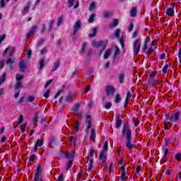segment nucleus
Masks as SVG:
<instances>
[{
    "label": "nucleus",
    "instance_id": "obj_1",
    "mask_svg": "<svg viewBox=\"0 0 181 181\" xmlns=\"http://www.w3.org/2000/svg\"><path fill=\"white\" fill-rule=\"evenodd\" d=\"M122 136H126V139H128L132 136V131L129 129V124H128V123H125L123 125L122 129Z\"/></svg>",
    "mask_w": 181,
    "mask_h": 181
},
{
    "label": "nucleus",
    "instance_id": "obj_2",
    "mask_svg": "<svg viewBox=\"0 0 181 181\" xmlns=\"http://www.w3.org/2000/svg\"><path fill=\"white\" fill-rule=\"evenodd\" d=\"M147 80L152 88H156L158 87V78L153 74H150L147 77Z\"/></svg>",
    "mask_w": 181,
    "mask_h": 181
},
{
    "label": "nucleus",
    "instance_id": "obj_3",
    "mask_svg": "<svg viewBox=\"0 0 181 181\" xmlns=\"http://www.w3.org/2000/svg\"><path fill=\"white\" fill-rule=\"evenodd\" d=\"M141 50V39L138 38L133 41L134 54H138Z\"/></svg>",
    "mask_w": 181,
    "mask_h": 181
},
{
    "label": "nucleus",
    "instance_id": "obj_4",
    "mask_svg": "<svg viewBox=\"0 0 181 181\" xmlns=\"http://www.w3.org/2000/svg\"><path fill=\"white\" fill-rule=\"evenodd\" d=\"M92 46H93V47H102V50L100 52V54H101V53H103V52L104 51V49H105V46H107V42H104V41L97 42L95 40H93L92 42Z\"/></svg>",
    "mask_w": 181,
    "mask_h": 181
},
{
    "label": "nucleus",
    "instance_id": "obj_5",
    "mask_svg": "<svg viewBox=\"0 0 181 181\" xmlns=\"http://www.w3.org/2000/svg\"><path fill=\"white\" fill-rule=\"evenodd\" d=\"M80 28H81V21L78 20L74 25V30L71 34L73 39H76V35H77V31L80 30Z\"/></svg>",
    "mask_w": 181,
    "mask_h": 181
},
{
    "label": "nucleus",
    "instance_id": "obj_6",
    "mask_svg": "<svg viewBox=\"0 0 181 181\" xmlns=\"http://www.w3.org/2000/svg\"><path fill=\"white\" fill-rule=\"evenodd\" d=\"M179 119H180V112H175L174 113L171 114L168 124H172V122H177Z\"/></svg>",
    "mask_w": 181,
    "mask_h": 181
},
{
    "label": "nucleus",
    "instance_id": "obj_7",
    "mask_svg": "<svg viewBox=\"0 0 181 181\" xmlns=\"http://www.w3.org/2000/svg\"><path fill=\"white\" fill-rule=\"evenodd\" d=\"M120 33H121V30L117 29L115 32V37H117V39H119V42L122 46V49H124V47H125V45L124 44L125 42V41L124 40V37H121L119 38Z\"/></svg>",
    "mask_w": 181,
    "mask_h": 181
},
{
    "label": "nucleus",
    "instance_id": "obj_8",
    "mask_svg": "<svg viewBox=\"0 0 181 181\" xmlns=\"http://www.w3.org/2000/svg\"><path fill=\"white\" fill-rule=\"evenodd\" d=\"M40 165H38L37 170L35 174V180L37 181L42 179V172H40Z\"/></svg>",
    "mask_w": 181,
    "mask_h": 181
},
{
    "label": "nucleus",
    "instance_id": "obj_9",
    "mask_svg": "<svg viewBox=\"0 0 181 181\" xmlns=\"http://www.w3.org/2000/svg\"><path fill=\"white\" fill-rule=\"evenodd\" d=\"M37 29V25H33L30 30L27 33V39H29V37H30V36H33V35H35L36 30Z\"/></svg>",
    "mask_w": 181,
    "mask_h": 181
},
{
    "label": "nucleus",
    "instance_id": "obj_10",
    "mask_svg": "<svg viewBox=\"0 0 181 181\" xmlns=\"http://www.w3.org/2000/svg\"><path fill=\"white\" fill-rule=\"evenodd\" d=\"M132 140L131 139V137L129 139H126V146L129 148V149H134L135 148V145L132 144Z\"/></svg>",
    "mask_w": 181,
    "mask_h": 181
},
{
    "label": "nucleus",
    "instance_id": "obj_11",
    "mask_svg": "<svg viewBox=\"0 0 181 181\" xmlns=\"http://www.w3.org/2000/svg\"><path fill=\"white\" fill-rule=\"evenodd\" d=\"M43 146V140L37 139L34 146V152H37V148Z\"/></svg>",
    "mask_w": 181,
    "mask_h": 181
},
{
    "label": "nucleus",
    "instance_id": "obj_12",
    "mask_svg": "<svg viewBox=\"0 0 181 181\" xmlns=\"http://www.w3.org/2000/svg\"><path fill=\"white\" fill-rule=\"evenodd\" d=\"M107 151H102L100 152V154L99 155V158L100 159H101L102 160H103V163H105L106 160H107Z\"/></svg>",
    "mask_w": 181,
    "mask_h": 181
},
{
    "label": "nucleus",
    "instance_id": "obj_13",
    "mask_svg": "<svg viewBox=\"0 0 181 181\" xmlns=\"http://www.w3.org/2000/svg\"><path fill=\"white\" fill-rule=\"evenodd\" d=\"M132 91L127 92V97L125 99L124 107H127L128 103L129 102V99L132 98Z\"/></svg>",
    "mask_w": 181,
    "mask_h": 181
},
{
    "label": "nucleus",
    "instance_id": "obj_14",
    "mask_svg": "<svg viewBox=\"0 0 181 181\" xmlns=\"http://www.w3.org/2000/svg\"><path fill=\"white\" fill-rule=\"evenodd\" d=\"M121 124H122V120L119 117V115H117L116 117L115 128H119L121 127Z\"/></svg>",
    "mask_w": 181,
    "mask_h": 181
},
{
    "label": "nucleus",
    "instance_id": "obj_15",
    "mask_svg": "<svg viewBox=\"0 0 181 181\" xmlns=\"http://www.w3.org/2000/svg\"><path fill=\"white\" fill-rule=\"evenodd\" d=\"M115 93V88L114 86H107L106 88V94H114Z\"/></svg>",
    "mask_w": 181,
    "mask_h": 181
},
{
    "label": "nucleus",
    "instance_id": "obj_16",
    "mask_svg": "<svg viewBox=\"0 0 181 181\" xmlns=\"http://www.w3.org/2000/svg\"><path fill=\"white\" fill-rule=\"evenodd\" d=\"M86 122H87V132L90 128H91V119L89 115H86Z\"/></svg>",
    "mask_w": 181,
    "mask_h": 181
},
{
    "label": "nucleus",
    "instance_id": "obj_17",
    "mask_svg": "<svg viewBox=\"0 0 181 181\" xmlns=\"http://www.w3.org/2000/svg\"><path fill=\"white\" fill-rule=\"evenodd\" d=\"M81 104V103H77L76 104L74 107H73V112L74 114L78 115V109L80 108Z\"/></svg>",
    "mask_w": 181,
    "mask_h": 181
},
{
    "label": "nucleus",
    "instance_id": "obj_18",
    "mask_svg": "<svg viewBox=\"0 0 181 181\" xmlns=\"http://www.w3.org/2000/svg\"><path fill=\"white\" fill-rule=\"evenodd\" d=\"M19 67L21 71H25V69H26V64H25V61H21L20 62Z\"/></svg>",
    "mask_w": 181,
    "mask_h": 181
},
{
    "label": "nucleus",
    "instance_id": "obj_19",
    "mask_svg": "<svg viewBox=\"0 0 181 181\" xmlns=\"http://www.w3.org/2000/svg\"><path fill=\"white\" fill-rule=\"evenodd\" d=\"M166 15H168L169 16H173L175 15V10L173 8H167L165 11Z\"/></svg>",
    "mask_w": 181,
    "mask_h": 181
},
{
    "label": "nucleus",
    "instance_id": "obj_20",
    "mask_svg": "<svg viewBox=\"0 0 181 181\" xmlns=\"http://www.w3.org/2000/svg\"><path fill=\"white\" fill-rule=\"evenodd\" d=\"M59 66H60V62L59 61H56L54 63V66L51 70V71H56V70H57V69H59Z\"/></svg>",
    "mask_w": 181,
    "mask_h": 181
},
{
    "label": "nucleus",
    "instance_id": "obj_21",
    "mask_svg": "<svg viewBox=\"0 0 181 181\" xmlns=\"http://www.w3.org/2000/svg\"><path fill=\"white\" fill-rule=\"evenodd\" d=\"M97 9V3L95 1H92L89 6V11H94Z\"/></svg>",
    "mask_w": 181,
    "mask_h": 181
},
{
    "label": "nucleus",
    "instance_id": "obj_22",
    "mask_svg": "<svg viewBox=\"0 0 181 181\" xmlns=\"http://www.w3.org/2000/svg\"><path fill=\"white\" fill-rule=\"evenodd\" d=\"M114 57H117V56H119L120 52L119 48L117 46L114 47Z\"/></svg>",
    "mask_w": 181,
    "mask_h": 181
},
{
    "label": "nucleus",
    "instance_id": "obj_23",
    "mask_svg": "<svg viewBox=\"0 0 181 181\" xmlns=\"http://www.w3.org/2000/svg\"><path fill=\"white\" fill-rule=\"evenodd\" d=\"M118 19H115L110 24V28L112 29V28H117L118 26Z\"/></svg>",
    "mask_w": 181,
    "mask_h": 181
},
{
    "label": "nucleus",
    "instance_id": "obj_24",
    "mask_svg": "<svg viewBox=\"0 0 181 181\" xmlns=\"http://www.w3.org/2000/svg\"><path fill=\"white\" fill-rule=\"evenodd\" d=\"M69 138L71 144H74L77 141V136L74 134H71Z\"/></svg>",
    "mask_w": 181,
    "mask_h": 181
},
{
    "label": "nucleus",
    "instance_id": "obj_25",
    "mask_svg": "<svg viewBox=\"0 0 181 181\" xmlns=\"http://www.w3.org/2000/svg\"><path fill=\"white\" fill-rule=\"evenodd\" d=\"M90 139L92 141H94L95 140V130H94V129H93L91 131Z\"/></svg>",
    "mask_w": 181,
    "mask_h": 181
},
{
    "label": "nucleus",
    "instance_id": "obj_26",
    "mask_svg": "<svg viewBox=\"0 0 181 181\" xmlns=\"http://www.w3.org/2000/svg\"><path fill=\"white\" fill-rule=\"evenodd\" d=\"M15 62V59H12V58H9L8 59L6 60V64H10V69H13L12 67V64H13V62Z\"/></svg>",
    "mask_w": 181,
    "mask_h": 181
},
{
    "label": "nucleus",
    "instance_id": "obj_27",
    "mask_svg": "<svg viewBox=\"0 0 181 181\" xmlns=\"http://www.w3.org/2000/svg\"><path fill=\"white\" fill-rule=\"evenodd\" d=\"M64 18V16L62 14L57 19V26H60L62 25V22H63V19Z\"/></svg>",
    "mask_w": 181,
    "mask_h": 181
},
{
    "label": "nucleus",
    "instance_id": "obj_28",
    "mask_svg": "<svg viewBox=\"0 0 181 181\" xmlns=\"http://www.w3.org/2000/svg\"><path fill=\"white\" fill-rule=\"evenodd\" d=\"M86 49H87V44L86 42H83L80 50V53H86Z\"/></svg>",
    "mask_w": 181,
    "mask_h": 181
},
{
    "label": "nucleus",
    "instance_id": "obj_29",
    "mask_svg": "<svg viewBox=\"0 0 181 181\" xmlns=\"http://www.w3.org/2000/svg\"><path fill=\"white\" fill-rule=\"evenodd\" d=\"M39 119V112H37L35 114L34 118L33 119V124H36V122H37V120Z\"/></svg>",
    "mask_w": 181,
    "mask_h": 181
},
{
    "label": "nucleus",
    "instance_id": "obj_30",
    "mask_svg": "<svg viewBox=\"0 0 181 181\" xmlns=\"http://www.w3.org/2000/svg\"><path fill=\"white\" fill-rule=\"evenodd\" d=\"M170 69V64H166L163 68V73H168V70Z\"/></svg>",
    "mask_w": 181,
    "mask_h": 181
},
{
    "label": "nucleus",
    "instance_id": "obj_31",
    "mask_svg": "<svg viewBox=\"0 0 181 181\" xmlns=\"http://www.w3.org/2000/svg\"><path fill=\"white\" fill-rule=\"evenodd\" d=\"M6 77V73H4L0 77V86L5 82V78Z\"/></svg>",
    "mask_w": 181,
    "mask_h": 181
},
{
    "label": "nucleus",
    "instance_id": "obj_32",
    "mask_svg": "<svg viewBox=\"0 0 181 181\" xmlns=\"http://www.w3.org/2000/svg\"><path fill=\"white\" fill-rule=\"evenodd\" d=\"M111 56V49H107L105 52L104 59H108Z\"/></svg>",
    "mask_w": 181,
    "mask_h": 181
},
{
    "label": "nucleus",
    "instance_id": "obj_33",
    "mask_svg": "<svg viewBox=\"0 0 181 181\" xmlns=\"http://www.w3.org/2000/svg\"><path fill=\"white\" fill-rule=\"evenodd\" d=\"M45 59H40V70H43V67H45Z\"/></svg>",
    "mask_w": 181,
    "mask_h": 181
},
{
    "label": "nucleus",
    "instance_id": "obj_34",
    "mask_svg": "<svg viewBox=\"0 0 181 181\" xmlns=\"http://www.w3.org/2000/svg\"><path fill=\"white\" fill-rule=\"evenodd\" d=\"M124 77H125V75L124 74H120L119 75V81L121 84L124 83Z\"/></svg>",
    "mask_w": 181,
    "mask_h": 181
},
{
    "label": "nucleus",
    "instance_id": "obj_35",
    "mask_svg": "<svg viewBox=\"0 0 181 181\" xmlns=\"http://www.w3.org/2000/svg\"><path fill=\"white\" fill-rule=\"evenodd\" d=\"M74 157V153H73V152L68 153L66 155V159H73Z\"/></svg>",
    "mask_w": 181,
    "mask_h": 181
},
{
    "label": "nucleus",
    "instance_id": "obj_36",
    "mask_svg": "<svg viewBox=\"0 0 181 181\" xmlns=\"http://www.w3.org/2000/svg\"><path fill=\"white\" fill-rule=\"evenodd\" d=\"M94 153H95V149L92 147L89 151V158H93V156H94Z\"/></svg>",
    "mask_w": 181,
    "mask_h": 181
},
{
    "label": "nucleus",
    "instance_id": "obj_37",
    "mask_svg": "<svg viewBox=\"0 0 181 181\" xmlns=\"http://www.w3.org/2000/svg\"><path fill=\"white\" fill-rule=\"evenodd\" d=\"M29 8H30V4L28 3L24 7V9H23L24 13H26L27 12L29 11Z\"/></svg>",
    "mask_w": 181,
    "mask_h": 181
},
{
    "label": "nucleus",
    "instance_id": "obj_38",
    "mask_svg": "<svg viewBox=\"0 0 181 181\" xmlns=\"http://www.w3.org/2000/svg\"><path fill=\"white\" fill-rule=\"evenodd\" d=\"M130 13H131V16H132V18L135 17V16L136 15V8H132Z\"/></svg>",
    "mask_w": 181,
    "mask_h": 181
},
{
    "label": "nucleus",
    "instance_id": "obj_39",
    "mask_svg": "<svg viewBox=\"0 0 181 181\" xmlns=\"http://www.w3.org/2000/svg\"><path fill=\"white\" fill-rule=\"evenodd\" d=\"M111 107H112V104L111 103L105 102V108H106V110H110V108H111Z\"/></svg>",
    "mask_w": 181,
    "mask_h": 181
},
{
    "label": "nucleus",
    "instance_id": "obj_40",
    "mask_svg": "<svg viewBox=\"0 0 181 181\" xmlns=\"http://www.w3.org/2000/svg\"><path fill=\"white\" fill-rule=\"evenodd\" d=\"M96 34H97V28H93L92 33H90L89 34V36H90V37H93V36H95Z\"/></svg>",
    "mask_w": 181,
    "mask_h": 181
},
{
    "label": "nucleus",
    "instance_id": "obj_41",
    "mask_svg": "<svg viewBox=\"0 0 181 181\" xmlns=\"http://www.w3.org/2000/svg\"><path fill=\"white\" fill-rule=\"evenodd\" d=\"M102 151H104L105 152H107L108 151V141H105L103 144V149Z\"/></svg>",
    "mask_w": 181,
    "mask_h": 181
},
{
    "label": "nucleus",
    "instance_id": "obj_42",
    "mask_svg": "<svg viewBox=\"0 0 181 181\" xmlns=\"http://www.w3.org/2000/svg\"><path fill=\"white\" fill-rule=\"evenodd\" d=\"M49 51L47 47H45L44 48H42L40 51L41 54H46V53H47V52Z\"/></svg>",
    "mask_w": 181,
    "mask_h": 181
},
{
    "label": "nucleus",
    "instance_id": "obj_43",
    "mask_svg": "<svg viewBox=\"0 0 181 181\" xmlns=\"http://www.w3.org/2000/svg\"><path fill=\"white\" fill-rule=\"evenodd\" d=\"M169 125H172V124H169V122H164V129L165 131H168L169 130Z\"/></svg>",
    "mask_w": 181,
    "mask_h": 181
},
{
    "label": "nucleus",
    "instance_id": "obj_44",
    "mask_svg": "<svg viewBox=\"0 0 181 181\" xmlns=\"http://www.w3.org/2000/svg\"><path fill=\"white\" fill-rule=\"evenodd\" d=\"M5 6H6V4L5 3V0H1L0 1V8L1 9H4V8H5Z\"/></svg>",
    "mask_w": 181,
    "mask_h": 181
},
{
    "label": "nucleus",
    "instance_id": "obj_45",
    "mask_svg": "<svg viewBox=\"0 0 181 181\" xmlns=\"http://www.w3.org/2000/svg\"><path fill=\"white\" fill-rule=\"evenodd\" d=\"M74 1L76 0H68V8H72L73 5H74Z\"/></svg>",
    "mask_w": 181,
    "mask_h": 181
},
{
    "label": "nucleus",
    "instance_id": "obj_46",
    "mask_svg": "<svg viewBox=\"0 0 181 181\" xmlns=\"http://www.w3.org/2000/svg\"><path fill=\"white\" fill-rule=\"evenodd\" d=\"M94 18H95V14H91L88 19V22L93 23V22H94Z\"/></svg>",
    "mask_w": 181,
    "mask_h": 181
},
{
    "label": "nucleus",
    "instance_id": "obj_47",
    "mask_svg": "<svg viewBox=\"0 0 181 181\" xmlns=\"http://www.w3.org/2000/svg\"><path fill=\"white\" fill-rule=\"evenodd\" d=\"M44 97H45V98H49V97H50V89H47L46 90V92L44 93Z\"/></svg>",
    "mask_w": 181,
    "mask_h": 181
},
{
    "label": "nucleus",
    "instance_id": "obj_48",
    "mask_svg": "<svg viewBox=\"0 0 181 181\" xmlns=\"http://www.w3.org/2000/svg\"><path fill=\"white\" fill-rule=\"evenodd\" d=\"M43 43H45V38H41L37 44V47H39L40 46H42V45H43Z\"/></svg>",
    "mask_w": 181,
    "mask_h": 181
},
{
    "label": "nucleus",
    "instance_id": "obj_49",
    "mask_svg": "<svg viewBox=\"0 0 181 181\" xmlns=\"http://www.w3.org/2000/svg\"><path fill=\"white\" fill-rule=\"evenodd\" d=\"M8 50H10V56H13V53H15V50H16V49L14 47H10Z\"/></svg>",
    "mask_w": 181,
    "mask_h": 181
},
{
    "label": "nucleus",
    "instance_id": "obj_50",
    "mask_svg": "<svg viewBox=\"0 0 181 181\" xmlns=\"http://www.w3.org/2000/svg\"><path fill=\"white\" fill-rule=\"evenodd\" d=\"M23 78V76H21L19 74H17L16 76V80H17V81H21V80H22Z\"/></svg>",
    "mask_w": 181,
    "mask_h": 181
},
{
    "label": "nucleus",
    "instance_id": "obj_51",
    "mask_svg": "<svg viewBox=\"0 0 181 181\" xmlns=\"http://www.w3.org/2000/svg\"><path fill=\"white\" fill-rule=\"evenodd\" d=\"M21 87H22V81H17V83L16 84V88L17 90H19V88H21Z\"/></svg>",
    "mask_w": 181,
    "mask_h": 181
},
{
    "label": "nucleus",
    "instance_id": "obj_52",
    "mask_svg": "<svg viewBox=\"0 0 181 181\" xmlns=\"http://www.w3.org/2000/svg\"><path fill=\"white\" fill-rule=\"evenodd\" d=\"M74 128L76 129V131H78L80 129V122H77L75 123Z\"/></svg>",
    "mask_w": 181,
    "mask_h": 181
},
{
    "label": "nucleus",
    "instance_id": "obj_53",
    "mask_svg": "<svg viewBox=\"0 0 181 181\" xmlns=\"http://www.w3.org/2000/svg\"><path fill=\"white\" fill-rule=\"evenodd\" d=\"M22 122H23V115H20L18 117V123L20 124V125H21V124H22Z\"/></svg>",
    "mask_w": 181,
    "mask_h": 181
},
{
    "label": "nucleus",
    "instance_id": "obj_54",
    "mask_svg": "<svg viewBox=\"0 0 181 181\" xmlns=\"http://www.w3.org/2000/svg\"><path fill=\"white\" fill-rule=\"evenodd\" d=\"M88 170H91L93 169V160H89V163H88Z\"/></svg>",
    "mask_w": 181,
    "mask_h": 181
},
{
    "label": "nucleus",
    "instance_id": "obj_55",
    "mask_svg": "<svg viewBox=\"0 0 181 181\" xmlns=\"http://www.w3.org/2000/svg\"><path fill=\"white\" fill-rule=\"evenodd\" d=\"M127 179V173H123L120 176V180H125Z\"/></svg>",
    "mask_w": 181,
    "mask_h": 181
},
{
    "label": "nucleus",
    "instance_id": "obj_56",
    "mask_svg": "<svg viewBox=\"0 0 181 181\" xmlns=\"http://www.w3.org/2000/svg\"><path fill=\"white\" fill-rule=\"evenodd\" d=\"M119 101H121V96L119 94H117L115 97V103H118Z\"/></svg>",
    "mask_w": 181,
    "mask_h": 181
},
{
    "label": "nucleus",
    "instance_id": "obj_57",
    "mask_svg": "<svg viewBox=\"0 0 181 181\" xmlns=\"http://www.w3.org/2000/svg\"><path fill=\"white\" fill-rule=\"evenodd\" d=\"M71 165H73V161L69 160L67 163L66 170H69V169H70V168H71Z\"/></svg>",
    "mask_w": 181,
    "mask_h": 181
},
{
    "label": "nucleus",
    "instance_id": "obj_58",
    "mask_svg": "<svg viewBox=\"0 0 181 181\" xmlns=\"http://www.w3.org/2000/svg\"><path fill=\"white\" fill-rule=\"evenodd\" d=\"M168 153H169V150L168 148H166L165 150V153H164L165 159H168V158H169V156H168Z\"/></svg>",
    "mask_w": 181,
    "mask_h": 181
},
{
    "label": "nucleus",
    "instance_id": "obj_59",
    "mask_svg": "<svg viewBox=\"0 0 181 181\" xmlns=\"http://www.w3.org/2000/svg\"><path fill=\"white\" fill-rule=\"evenodd\" d=\"M110 15H111V13L110 11H106L103 14V18H110Z\"/></svg>",
    "mask_w": 181,
    "mask_h": 181
},
{
    "label": "nucleus",
    "instance_id": "obj_60",
    "mask_svg": "<svg viewBox=\"0 0 181 181\" xmlns=\"http://www.w3.org/2000/svg\"><path fill=\"white\" fill-rule=\"evenodd\" d=\"M25 127H26V123L21 124V132H25Z\"/></svg>",
    "mask_w": 181,
    "mask_h": 181
},
{
    "label": "nucleus",
    "instance_id": "obj_61",
    "mask_svg": "<svg viewBox=\"0 0 181 181\" xmlns=\"http://www.w3.org/2000/svg\"><path fill=\"white\" fill-rule=\"evenodd\" d=\"M35 158H36V155L33 154V155L30 157V158H29L30 162H33V161L35 160Z\"/></svg>",
    "mask_w": 181,
    "mask_h": 181
},
{
    "label": "nucleus",
    "instance_id": "obj_62",
    "mask_svg": "<svg viewBox=\"0 0 181 181\" xmlns=\"http://www.w3.org/2000/svg\"><path fill=\"white\" fill-rule=\"evenodd\" d=\"M175 159H176L177 160H180V159H181V153H177V154L175 155Z\"/></svg>",
    "mask_w": 181,
    "mask_h": 181
},
{
    "label": "nucleus",
    "instance_id": "obj_63",
    "mask_svg": "<svg viewBox=\"0 0 181 181\" xmlns=\"http://www.w3.org/2000/svg\"><path fill=\"white\" fill-rule=\"evenodd\" d=\"M178 59H180V63L181 64V47H180V49L178 51Z\"/></svg>",
    "mask_w": 181,
    "mask_h": 181
},
{
    "label": "nucleus",
    "instance_id": "obj_64",
    "mask_svg": "<svg viewBox=\"0 0 181 181\" xmlns=\"http://www.w3.org/2000/svg\"><path fill=\"white\" fill-rule=\"evenodd\" d=\"M153 52V47H150L148 50H147V54H151V53Z\"/></svg>",
    "mask_w": 181,
    "mask_h": 181
}]
</instances>
